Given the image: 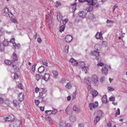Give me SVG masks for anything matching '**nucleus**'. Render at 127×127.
<instances>
[{"mask_svg": "<svg viewBox=\"0 0 127 127\" xmlns=\"http://www.w3.org/2000/svg\"><path fill=\"white\" fill-rule=\"evenodd\" d=\"M111 68V67L110 65L106 64L102 67L101 70V72L103 74L106 75L108 73V69Z\"/></svg>", "mask_w": 127, "mask_h": 127, "instance_id": "f257e3e1", "label": "nucleus"}, {"mask_svg": "<svg viewBox=\"0 0 127 127\" xmlns=\"http://www.w3.org/2000/svg\"><path fill=\"white\" fill-rule=\"evenodd\" d=\"M90 80L94 85L97 86L98 84V80L97 76L96 75H92L90 78Z\"/></svg>", "mask_w": 127, "mask_h": 127, "instance_id": "f03ea898", "label": "nucleus"}, {"mask_svg": "<svg viewBox=\"0 0 127 127\" xmlns=\"http://www.w3.org/2000/svg\"><path fill=\"white\" fill-rule=\"evenodd\" d=\"M100 52L95 50H94L91 53V55L97 58V59L98 62L101 60V59L100 58H97V57L99 56Z\"/></svg>", "mask_w": 127, "mask_h": 127, "instance_id": "7ed1b4c3", "label": "nucleus"}, {"mask_svg": "<svg viewBox=\"0 0 127 127\" xmlns=\"http://www.w3.org/2000/svg\"><path fill=\"white\" fill-rule=\"evenodd\" d=\"M98 105V103L97 101H95L94 103H91L89 104V107L90 110L96 107Z\"/></svg>", "mask_w": 127, "mask_h": 127, "instance_id": "20e7f679", "label": "nucleus"}, {"mask_svg": "<svg viewBox=\"0 0 127 127\" xmlns=\"http://www.w3.org/2000/svg\"><path fill=\"white\" fill-rule=\"evenodd\" d=\"M86 14V12L85 11H80L78 13V15L79 17L83 18H85Z\"/></svg>", "mask_w": 127, "mask_h": 127, "instance_id": "39448f33", "label": "nucleus"}, {"mask_svg": "<svg viewBox=\"0 0 127 127\" xmlns=\"http://www.w3.org/2000/svg\"><path fill=\"white\" fill-rule=\"evenodd\" d=\"M48 112H50V113L48 114V115H50L52 114L53 115H55L57 112V109H53V110H46L45 111V113H47Z\"/></svg>", "mask_w": 127, "mask_h": 127, "instance_id": "423d86ee", "label": "nucleus"}, {"mask_svg": "<svg viewBox=\"0 0 127 127\" xmlns=\"http://www.w3.org/2000/svg\"><path fill=\"white\" fill-rule=\"evenodd\" d=\"M72 39V37L70 35L66 36L65 38V40L66 42H70Z\"/></svg>", "mask_w": 127, "mask_h": 127, "instance_id": "0eeeda50", "label": "nucleus"}, {"mask_svg": "<svg viewBox=\"0 0 127 127\" xmlns=\"http://www.w3.org/2000/svg\"><path fill=\"white\" fill-rule=\"evenodd\" d=\"M14 119V116L13 115L9 116L8 117H6L5 118L4 120L6 121H13Z\"/></svg>", "mask_w": 127, "mask_h": 127, "instance_id": "6e6552de", "label": "nucleus"}, {"mask_svg": "<svg viewBox=\"0 0 127 127\" xmlns=\"http://www.w3.org/2000/svg\"><path fill=\"white\" fill-rule=\"evenodd\" d=\"M24 95L22 93H20L18 95L19 100L20 101H23L24 99Z\"/></svg>", "mask_w": 127, "mask_h": 127, "instance_id": "1a4fd4ad", "label": "nucleus"}, {"mask_svg": "<svg viewBox=\"0 0 127 127\" xmlns=\"http://www.w3.org/2000/svg\"><path fill=\"white\" fill-rule=\"evenodd\" d=\"M70 62L72 65H77L78 64L77 61L73 58H71L70 60Z\"/></svg>", "mask_w": 127, "mask_h": 127, "instance_id": "9d476101", "label": "nucleus"}, {"mask_svg": "<svg viewBox=\"0 0 127 127\" xmlns=\"http://www.w3.org/2000/svg\"><path fill=\"white\" fill-rule=\"evenodd\" d=\"M93 9V7L92 6L89 5L86 7L85 9L87 12H90Z\"/></svg>", "mask_w": 127, "mask_h": 127, "instance_id": "9b49d317", "label": "nucleus"}, {"mask_svg": "<svg viewBox=\"0 0 127 127\" xmlns=\"http://www.w3.org/2000/svg\"><path fill=\"white\" fill-rule=\"evenodd\" d=\"M95 37L97 39H101L102 38V34L101 32H97L95 35Z\"/></svg>", "mask_w": 127, "mask_h": 127, "instance_id": "f8f14e48", "label": "nucleus"}, {"mask_svg": "<svg viewBox=\"0 0 127 127\" xmlns=\"http://www.w3.org/2000/svg\"><path fill=\"white\" fill-rule=\"evenodd\" d=\"M101 48V46L99 44H96L95 46V48L96 51H99L100 50Z\"/></svg>", "mask_w": 127, "mask_h": 127, "instance_id": "ddd939ff", "label": "nucleus"}, {"mask_svg": "<svg viewBox=\"0 0 127 127\" xmlns=\"http://www.w3.org/2000/svg\"><path fill=\"white\" fill-rule=\"evenodd\" d=\"M50 74H49L45 73L43 76V79L45 81H47L49 79Z\"/></svg>", "mask_w": 127, "mask_h": 127, "instance_id": "4468645a", "label": "nucleus"}, {"mask_svg": "<svg viewBox=\"0 0 127 127\" xmlns=\"http://www.w3.org/2000/svg\"><path fill=\"white\" fill-rule=\"evenodd\" d=\"M12 61H17L18 60V57L16 54L15 53H14L12 56Z\"/></svg>", "mask_w": 127, "mask_h": 127, "instance_id": "2eb2a0df", "label": "nucleus"}, {"mask_svg": "<svg viewBox=\"0 0 127 127\" xmlns=\"http://www.w3.org/2000/svg\"><path fill=\"white\" fill-rule=\"evenodd\" d=\"M78 64L80 66V68H82L85 66V64L83 62H79Z\"/></svg>", "mask_w": 127, "mask_h": 127, "instance_id": "dca6fc26", "label": "nucleus"}, {"mask_svg": "<svg viewBox=\"0 0 127 127\" xmlns=\"http://www.w3.org/2000/svg\"><path fill=\"white\" fill-rule=\"evenodd\" d=\"M52 72L54 76V78L57 79L58 75V72L56 70H53Z\"/></svg>", "mask_w": 127, "mask_h": 127, "instance_id": "f3484780", "label": "nucleus"}, {"mask_svg": "<svg viewBox=\"0 0 127 127\" xmlns=\"http://www.w3.org/2000/svg\"><path fill=\"white\" fill-rule=\"evenodd\" d=\"M102 100L103 103L104 104H106L107 103V101L106 95H105L102 97Z\"/></svg>", "mask_w": 127, "mask_h": 127, "instance_id": "a211bd4d", "label": "nucleus"}, {"mask_svg": "<svg viewBox=\"0 0 127 127\" xmlns=\"http://www.w3.org/2000/svg\"><path fill=\"white\" fill-rule=\"evenodd\" d=\"M44 70V67L41 66H40L38 69V71L40 73L42 72Z\"/></svg>", "mask_w": 127, "mask_h": 127, "instance_id": "6ab92c4d", "label": "nucleus"}, {"mask_svg": "<svg viewBox=\"0 0 127 127\" xmlns=\"http://www.w3.org/2000/svg\"><path fill=\"white\" fill-rule=\"evenodd\" d=\"M70 121L72 122L75 121L76 120V118L74 116L71 115L69 118Z\"/></svg>", "mask_w": 127, "mask_h": 127, "instance_id": "aec40b11", "label": "nucleus"}, {"mask_svg": "<svg viewBox=\"0 0 127 127\" xmlns=\"http://www.w3.org/2000/svg\"><path fill=\"white\" fill-rule=\"evenodd\" d=\"M100 117L99 116H96L94 120V122L95 124H96L100 120Z\"/></svg>", "mask_w": 127, "mask_h": 127, "instance_id": "412c9836", "label": "nucleus"}, {"mask_svg": "<svg viewBox=\"0 0 127 127\" xmlns=\"http://www.w3.org/2000/svg\"><path fill=\"white\" fill-rule=\"evenodd\" d=\"M92 93L93 97H94L98 94V93L96 91L94 90L92 91Z\"/></svg>", "mask_w": 127, "mask_h": 127, "instance_id": "4be33fe9", "label": "nucleus"}, {"mask_svg": "<svg viewBox=\"0 0 127 127\" xmlns=\"http://www.w3.org/2000/svg\"><path fill=\"white\" fill-rule=\"evenodd\" d=\"M19 100H14L13 101L14 105L15 107L19 106Z\"/></svg>", "mask_w": 127, "mask_h": 127, "instance_id": "5701e85b", "label": "nucleus"}, {"mask_svg": "<svg viewBox=\"0 0 127 127\" xmlns=\"http://www.w3.org/2000/svg\"><path fill=\"white\" fill-rule=\"evenodd\" d=\"M72 87V86L71 83H67V84L65 85V87L66 89H69Z\"/></svg>", "mask_w": 127, "mask_h": 127, "instance_id": "b1692460", "label": "nucleus"}, {"mask_svg": "<svg viewBox=\"0 0 127 127\" xmlns=\"http://www.w3.org/2000/svg\"><path fill=\"white\" fill-rule=\"evenodd\" d=\"M4 46H6L8 45L9 44L8 41L6 39H4V41L2 42Z\"/></svg>", "mask_w": 127, "mask_h": 127, "instance_id": "393cba45", "label": "nucleus"}, {"mask_svg": "<svg viewBox=\"0 0 127 127\" xmlns=\"http://www.w3.org/2000/svg\"><path fill=\"white\" fill-rule=\"evenodd\" d=\"M15 39L14 38H12L10 41V43H12L13 44V46L15 47L16 45V43H15Z\"/></svg>", "mask_w": 127, "mask_h": 127, "instance_id": "a878e982", "label": "nucleus"}, {"mask_svg": "<svg viewBox=\"0 0 127 127\" xmlns=\"http://www.w3.org/2000/svg\"><path fill=\"white\" fill-rule=\"evenodd\" d=\"M88 67L87 66H85L83 68H81L82 71L84 72L85 73H86L87 72V70L88 69Z\"/></svg>", "mask_w": 127, "mask_h": 127, "instance_id": "bb28decb", "label": "nucleus"}, {"mask_svg": "<svg viewBox=\"0 0 127 127\" xmlns=\"http://www.w3.org/2000/svg\"><path fill=\"white\" fill-rule=\"evenodd\" d=\"M73 110L77 112L79 111V109L78 107L76 105H74L73 107Z\"/></svg>", "mask_w": 127, "mask_h": 127, "instance_id": "cd10ccee", "label": "nucleus"}, {"mask_svg": "<svg viewBox=\"0 0 127 127\" xmlns=\"http://www.w3.org/2000/svg\"><path fill=\"white\" fill-rule=\"evenodd\" d=\"M4 62L6 64L9 65H10L11 63V61L10 60H5Z\"/></svg>", "mask_w": 127, "mask_h": 127, "instance_id": "c85d7f7f", "label": "nucleus"}, {"mask_svg": "<svg viewBox=\"0 0 127 127\" xmlns=\"http://www.w3.org/2000/svg\"><path fill=\"white\" fill-rule=\"evenodd\" d=\"M65 27L64 25L61 26L59 30L60 32H62L64 31Z\"/></svg>", "mask_w": 127, "mask_h": 127, "instance_id": "c756f323", "label": "nucleus"}, {"mask_svg": "<svg viewBox=\"0 0 127 127\" xmlns=\"http://www.w3.org/2000/svg\"><path fill=\"white\" fill-rule=\"evenodd\" d=\"M46 120L49 122L51 124H53V121L48 116L46 118Z\"/></svg>", "mask_w": 127, "mask_h": 127, "instance_id": "7c9ffc66", "label": "nucleus"}, {"mask_svg": "<svg viewBox=\"0 0 127 127\" xmlns=\"http://www.w3.org/2000/svg\"><path fill=\"white\" fill-rule=\"evenodd\" d=\"M57 18L58 21L59 22H61V20L63 19L61 15L57 16Z\"/></svg>", "mask_w": 127, "mask_h": 127, "instance_id": "2f4dec72", "label": "nucleus"}, {"mask_svg": "<svg viewBox=\"0 0 127 127\" xmlns=\"http://www.w3.org/2000/svg\"><path fill=\"white\" fill-rule=\"evenodd\" d=\"M42 91L41 92H39V97L41 98H43L44 97V96L43 95V94L44 93V91H43V90L42 89Z\"/></svg>", "mask_w": 127, "mask_h": 127, "instance_id": "473e14b6", "label": "nucleus"}, {"mask_svg": "<svg viewBox=\"0 0 127 127\" xmlns=\"http://www.w3.org/2000/svg\"><path fill=\"white\" fill-rule=\"evenodd\" d=\"M42 63L44 65H45L46 66H47L48 63L46 60L43 59L42 60Z\"/></svg>", "mask_w": 127, "mask_h": 127, "instance_id": "72a5a7b5", "label": "nucleus"}, {"mask_svg": "<svg viewBox=\"0 0 127 127\" xmlns=\"http://www.w3.org/2000/svg\"><path fill=\"white\" fill-rule=\"evenodd\" d=\"M97 65L98 66H102L104 65V64L102 62H100L97 64Z\"/></svg>", "mask_w": 127, "mask_h": 127, "instance_id": "f704fd0d", "label": "nucleus"}, {"mask_svg": "<svg viewBox=\"0 0 127 127\" xmlns=\"http://www.w3.org/2000/svg\"><path fill=\"white\" fill-rule=\"evenodd\" d=\"M36 80L37 81H38L39 79H40L41 76L40 75L38 74H36L35 75Z\"/></svg>", "mask_w": 127, "mask_h": 127, "instance_id": "c9c22d12", "label": "nucleus"}, {"mask_svg": "<svg viewBox=\"0 0 127 127\" xmlns=\"http://www.w3.org/2000/svg\"><path fill=\"white\" fill-rule=\"evenodd\" d=\"M56 4L55 5V6L57 7H58V6H61V3L60 2L58 1H57L56 2Z\"/></svg>", "mask_w": 127, "mask_h": 127, "instance_id": "e433bc0d", "label": "nucleus"}, {"mask_svg": "<svg viewBox=\"0 0 127 127\" xmlns=\"http://www.w3.org/2000/svg\"><path fill=\"white\" fill-rule=\"evenodd\" d=\"M66 125L64 122H62V123L61 122L60 124V127H64Z\"/></svg>", "mask_w": 127, "mask_h": 127, "instance_id": "4c0bfd02", "label": "nucleus"}, {"mask_svg": "<svg viewBox=\"0 0 127 127\" xmlns=\"http://www.w3.org/2000/svg\"><path fill=\"white\" fill-rule=\"evenodd\" d=\"M84 81L85 83L88 85L89 83V80L86 78L84 79Z\"/></svg>", "mask_w": 127, "mask_h": 127, "instance_id": "58836bf2", "label": "nucleus"}, {"mask_svg": "<svg viewBox=\"0 0 127 127\" xmlns=\"http://www.w3.org/2000/svg\"><path fill=\"white\" fill-rule=\"evenodd\" d=\"M14 78L15 79H17L19 77L17 75V74L16 73L14 74V75L13 76Z\"/></svg>", "mask_w": 127, "mask_h": 127, "instance_id": "ea45409f", "label": "nucleus"}, {"mask_svg": "<svg viewBox=\"0 0 127 127\" xmlns=\"http://www.w3.org/2000/svg\"><path fill=\"white\" fill-rule=\"evenodd\" d=\"M105 80V77L104 76H102L101 77L100 81L101 82H102Z\"/></svg>", "mask_w": 127, "mask_h": 127, "instance_id": "a19ab883", "label": "nucleus"}, {"mask_svg": "<svg viewBox=\"0 0 127 127\" xmlns=\"http://www.w3.org/2000/svg\"><path fill=\"white\" fill-rule=\"evenodd\" d=\"M36 64H34L32 66V69L33 71H34L35 70V67Z\"/></svg>", "mask_w": 127, "mask_h": 127, "instance_id": "79ce46f5", "label": "nucleus"}, {"mask_svg": "<svg viewBox=\"0 0 127 127\" xmlns=\"http://www.w3.org/2000/svg\"><path fill=\"white\" fill-rule=\"evenodd\" d=\"M109 100L110 101H114L115 100V98L113 96H111L109 98Z\"/></svg>", "mask_w": 127, "mask_h": 127, "instance_id": "37998d69", "label": "nucleus"}, {"mask_svg": "<svg viewBox=\"0 0 127 127\" xmlns=\"http://www.w3.org/2000/svg\"><path fill=\"white\" fill-rule=\"evenodd\" d=\"M46 19H48V20H50L51 18V16L49 14H48L47 15H46Z\"/></svg>", "mask_w": 127, "mask_h": 127, "instance_id": "c03bdc74", "label": "nucleus"}, {"mask_svg": "<svg viewBox=\"0 0 127 127\" xmlns=\"http://www.w3.org/2000/svg\"><path fill=\"white\" fill-rule=\"evenodd\" d=\"M8 9L7 7H5L4 9V12L5 13H7L8 12Z\"/></svg>", "mask_w": 127, "mask_h": 127, "instance_id": "a18cd8bd", "label": "nucleus"}, {"mask_svg": "<svg viewBox=\"0 0 127 127\" xmlns=\"http://www.w3.org/2000/svg\"><path fill=\"white\" fill-rule=\"evenodd\" d=\"M120 110L119 108H117V111H116V115H119L120 114Z\"/></svg>", "mask_w": 127, "mask_h": 127, "instance_id": "49530a36", "label": "nucleus"}, {"mask_svg": "<svg viewBox=\"0 0 127 127\" xmlns=\"http://www.w3.org/2000/svg\"><path fill=\"white\" fill-rule=\"evenodd\" d=\"M98 115L101 116L102 114V112L101 110H99L98 111Z\"/></svg>", "mask_w": 127, "mask_h": 127, "instance_id": "de8ad7c7", "label": "nucleus"}, {"mask_svg": "<svg viewBox=\"0 0 127 127\" xmlns=\"http://www.w3.org/2000/svg\"><path fill=\"white\" fill-rule=\"evenodd\" d=\"M108 89L110 91H113L114 90V89L111 87H108Z\"/></svg>", "mask_w": 127, "mask_h": 127, "instance_id": "09e8293b", "label": "nucleus"}, {"mask_svg": "<svg viewBox=\"0 0 127 127\" xmlns=\"http://www.w3.org/2000/svg\"><path fill=\"white\" fill-rule=\"evenodd\" d=\"M11 21L14 23H18V22L17 21L16 19L14 18L12 19L11 20Z\"/></svg>", "mask_w": 127, "mask_h": 127, "instance_id": "8fccbe9b", "label": "nucleus"}, {"mask_svg": "<svg viewBox=\"0 0 127 127\" xmlns=\"http://www.w3.org/2000/svg\"><path fill=\"white\" fill-rule=\"evenodd\" d=\"M106 22L109 24H112L113 23V22L108 20H107Z\"/></svg>", "mask_w": 127, "mask_h": 127, "instance_id": "3c124183", "label": "nucleus"}, {"mask_svg": "<svg viewBox=\"0 0 127 127\" xmlns=\"http://www.w3.org/2000/svg\"><path fill=\"white\" fill-rule=\"evenodd\" d=\"M65 80L63 78L60 81V83H63L65 82Z\"/></svg>", "mask_w": 127, "mask_h": 127, "instance_id": "603ef678", "label": "nucleus"}, {"mask_svg": "<svg viewBox=\"0 0 127 127\" xmlns=\"http://www.w3.org/2000/svg\"><path fill=\"white\" fill-rule=\"evenodd\" d=\"M97 2V1L96 0H93L92 1V4L91 5L92 6H93L94 5V4L96 3Z\"/></svg>", "mask_w": 127, "mask_h": 127, "instance_id": "864d4df0", "label": "nucleus"}, {"mask_svg": "<svg viewBox=\"0 0 127 127\" xmlns=\"http://www.w3.org/2000/svg\"><path fill=\"white\" fill-rule=\"evenodd\" d=\"M68 46L66 47H65V52L66 53H67L68 52Z\"/></svg>", "mask_w": 127, "mask_h": 127, "instance_id": "5fc2aeb1", "label": "nucleus"}, {"mask_svg": "<svg viewBox=\"0 0 127 127\" xmlns=\"http://www.w3.org/2000/svg\"><path fill=\"white\" fill-rule=\"evenodd\" d=\"M76 93L75 92H74L72 94V97L73 98H75L76 97Z\"/></svg>", "mask_w": 127, "mask_h": 127, "instance_id": "6e6d98bb", "label": "nucleus"}, {"mask_svg": "<svg viewBox=\"0 0 127 127\" xmlns=\"http://www.w3.org/2000/svg\"><path fill=\"white\" fill-rule=\"evenodd\" d=\"M20 44H16V45H15V47L13 46V48L14 49L16 47H17L18 48L20 47Z\"/></svg>", "mask_w": 127, "mask_h": 127, "instance_id": "4d7b16f0", "label": "nucleus"}, {"mask_svg": "<svg viewBox=\"0 0 127 127\" xmlns=\"http://www.w3.org/2000/svg\"><path fill=\"white\" fill-rule=\"evenodd\" d=\"M35 102L36 105L37 106L40 103V101L38 100H35Z\"/></svg>", "mask_w": 127, "mask_h": 127, "instance_id": "13d9d810", "label": "nucleus"}, {"mask_svg": "<svg viewBox=\"0 0 127 127\" xmlns=\"http://www.w3.org/2000/svg\"><path fill=\"white\" fill-rule=\"evenodd\" d=\"M93 0H86V1L88 2L89 4H90L91 5L92 4V1Z\"/></svg>", "mask_w": 127, "mask_h": 127, "instance_id": "bf43d9fd", "label": "nucleus"}, {"mask_svg": "<svg viewBox=\"0 0 127 127\" xmlns=\"http://www.w3.org/2000/svg\"><path fill=\"white\" fill-rule=\"evenodd\" d=\"M18 87L21 89H22V85L21 84H19L18 85Z\"/></svg>", "mask_w": 127, "mask_h": 127, "instance_id": "052dcab7", "label": "nucleus"}, {"mask_svg": "<svg viewBox=\"0 0 127 127\" xmlns=\"http://www.w3.org/2000/svg\"><path fill=\"white\" fill-rule=\"evenodd\" d=\"M4 101V99L2 98H0V103H2Z\"/></svg>", "mask_w": 127, "mask_h": 127, "instance_id": "680f3d73", "label": "nucleus"}, {"mask_svg": "<svg viewBox=\"0 0 127 127\" xmlns=\"http://www.w3.org/2000/svg\"><path fill=\"white\" fill-rule=\"evenodd\" d=\"M65 127H71V125L70 124L67 123Z\"/></svg>", "mask_w": 127, "mask_h": 127, "instance_id": "e2e57ef3", "label": "nucleus"}, {"mask_svg": "<svg viewBox=\"0 0 127 127\" xmlns=\"http://www.w3.org/2000/svg\"><path fill=\"white\" fill-rule=\"evenodd\" d=\"M13 127H20V126L19 125V123L15 125Z\"/></svg>", "mask_w": 127, "mask_h": 127, "instance_id": "0e129e2a", "label": "nucleus"}, {"mask_svg": "<svg viewBox=\"0 0 127 127\" xmlns=\"http://www.w3.org/2000/svg\"><path fill=\"white\" fill-rule=\"evenodd\" d=\"M118 6L116 5H115L113 6V11H114L115 10V9Z\"/></svg>", "mask_w": 127, "mask_h": 127, "instance_id": "69168bd1", "label": "nucleus"}, {"mask_svg": "<svg viewBox=\"0 0 127 127\" xmlns=\"http://www.w3.org/2000/svg\"><path fill=\"white\" fill-rule=\"evenodd\" d=\"M79 127H84V125L81 123H80L78 124Z\"/></svg>", "mask_w": 127, "mask_h": 127, "instance_id": "338daca9", "label": "nucleus"}, {"mask_svg": "<svg viewBox=\"0 0 127 127\" xmlns=\"http://www.w3.org/2000/svg\"><path fill=\"white\" fill-rule=\"evenodd\" d=\"M37 41L39 43H40L42 41L41 39L40 38H38L37 39Z\"/></svg>", "mask_w": 127, "mask_h": 127, "instance_id": "774afa93", "label": "nucleus"}]
</instances>
